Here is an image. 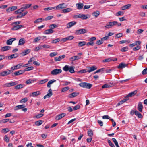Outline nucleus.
<instances>
[{
  "instance_id": "obj_21",
  "label": "nucleus",
  "mask_w": 147,
  "mask_h": 147,
  "mask_svg": "<svg viewBox=\"0 0 147 147\" xmlns=\"http://www.w3.org/2000/svg\"><path fill=\"white\" fill-rule=\"evenodd\" d=\"M11 47L9 46H6L3 47L1 48V50L2 51H5L9 50Z\"/></svg>"
},
{
  "instance_id": "obj_40",
  "label": "nucleus",
  "mask_w": 147,
  "mask_h": 147,
  "mask_svg": "<svg viewBox=\"0 0 147 147\" xmlns=\"http://www.w3.org/2000/svg\"><path fill=\"white\" fill-rule=\"evenodd\" d=\"M41 36H38L34 38V40L33 42L34 43H36L38 41L41 40Z\"/></svg>"
},
{
  "instance_id": "obj_29",
  "label": "nucleus",
  "mask_w": 147,
  "mask_h": 147,
  "mask_svg": "<svg viewBox=\"0 0 147 147\" xmlns=\"http://www.w3.org/2000/svg\"><path fill=\"white\" fill-rule=\"evenodd\" d=\"M56 81V80L55 79L51 80L48 82L47 84V87L48 88H50L51 86V85Z\"/></svg>"
},
{
  "instance_id": "obj_26",
  "label": "nucleus",
  "mask_w": 147,
  "mask_h": 147,
  "mask_svg": "<svg viewBox=\"0 0 147 147\" xmlns=\"http://www.w3.org/2000/svg\"><path fill=\"white\" fill-rule=\"evenodd\" d=\"M24 86V84H19L16 85L14 87V89L16 90L22 88Z\"/></svg>"
},
{
  "instance_id": "obj_42",
  "label": "nucleus",
  "mask_w": 147,
  "mask_h": 147,
  "mask_svg": "<svg viewBox=\"0 0 147 147\" xmlns=\"http://www.w3.org/2000/svg\"><path fill=\"white\" fill-rule=\"evenodd\" d=\"M79 94V93L77 92H74L71 94H70V95L72 96V97H74L77 96Z\"/></svg>"
},
{
  "instance_id": "obj_59",
  "label": "nucleus",
  "mask_w": 147,
  "mask_h": 147,
  "mask_svg": "<svg viewBox=\"0 0 147 147\" xmlns=\"http://www.w3.org/2000/svg\"><path fill=\"white\" fill-rule=\"evenodd\" d=\"M87 72H88L87 70L84 69H82L81 70L79 71H78L77 73H86Z\"/></svg>"
},
{
  "instance_id": "obj_58",
  "label": "nucleus",
  "mask_w": 147,
  "mask_h": 147,
  "mask_svg": "<svg viewBox=\"0 0 147 147\" xmlns=\"http://www.w3.org/2000/svg\"><path fill=\"white\" fill-rule=\"evenodd\" d=\"M55 7L45 8L44 9V10L45 11H49L54 9H55Z\"/></svg>"
},
{
  "instance_id": "obj_38",
  "label": "nucleus",
  "mask_w": 147,
  "mask_h": 147,
  "mask_svg": "<svg viewBox=\"0 0 147 147\" xmlns=\"http://www.w3.org/2000/svg\"><path fill=\"white\" fill-rule=\"evenodd\" d=\"M42 120H39L35 122V124L37 126L40 125L42 123Z\"/></svg>"
},
{
  "instance_id": "obj_7",
  "label": "nucleus",
  "mask_w": 147,
  "mask_h": 147,
  "mask_svg": "<svg viewBox=\"0 0 147 147\" xmlns=\"http://www.w3.org/2000/svg\"><path fill=\"white\" fill-rule=\"evenodd\" d=\"M52 90L50 88L48 91L47 94L44 96V98L45 99L47 98H49L52 95Z\"/></svg>"
},
{
  "instance_id": "obj_4",
  "label": "nucleus",
  "mask_w": 147,
  "mask_h": 147,
  "mask_svg": "<svg viewBox=\"0 0 147 147\" xmlns=\"http://www.w3.org/2000/svg\"><path fill=\"white\" fill-rule=\"evenodd\" d=\"M87 30L85 29H81L76 31L75 34L76 35H80L86 33Z\"/></svg>"
},
{
  "instance_id": "obj_64",
  "label": "nucleus",
  "mask_w": 147,
  "mask_h": 147,
  "mask_svg": "<svg viewBox=\"0 0 147 147\" xmlns=\"http://www.w3.org/2000/svg\"><path fill=\"white\" fill-rule=\"evenodd\" d=\"M142 74L143 75H146L147 74V67L145 69L142 71Z\"/></svg>"
},
{
  "instance_id": "obj_62",
  "label": "nucleus",
  "mask_w": 147,
  "mask_h": 147,
  "mask_svg": "<svg viewBox=\"0 0 147 147\" xmlns=\"http://www.w3.org/2000/svg\"><path fill=\"white\" fill-rule=\"evenodd\" d=\"M123 34L122 33H119L116 34L115 37L118 38H119L123 36Z\"/></svg>"
},
{
  "instance_id": "obj_35",
  "label": "nucleus",
  "mask_w": 147,
  "mask_h": 147,
  "mask_svg": "<svg viewBox=\"0 0 147 147\" xmlns=\"http://www.w3.org/2000/svg\"><path fill=\"white\" fill-rule=\"evenodd\" d=\"M25 43V41L23 38H21L20 39L18 45H21Z\"/></svg>"
},
{
  "instance_id": "obj_41",
  "label": "nucleus",
  "mask_w": 147,
  "mask_h": 147,
  "mask_svg": "<svg viewBox=\"0 0 147 147\" xmlns=\"http://www.w3.org/2000/svg\"><path fill=\"white\" fill-rule=\"evenodd\" d=\"M100 14V12L99 11L94 12L92 15L94 16L95 17H97Z\"/></svg>"
},
{
  "instance_id": "obj_57",
  "label": "nucleus",
  "mask_w": 147,
  "mask_h": 147,
  "mask_svg": "<svg viewBox=\"0 0 147 147\" xmlns=\"http://www.w3.org/2000/svg\"><path fill=\"white\" fill-rule=\"evenodd\" d=\"M57 54V52H52L50 54L49 56L51 57H53L56 56Z\"/></svg>"
},
{
  "instance_id": "obj_12",
  "label": "nucleus",
  "mask_w": 147,
  "mask_h": 147,
  "mask_svg": "<svg viewBox=\"0 0 147 147\" xmlns=\"http://www.w3.org/2000/svg\"><path fill=\"white\" fill-rule=\"evenodd\" d=\"M81 58V56L76 55L71 57V58H69V60L71 61H73L75 60H79Z\"/></svg>"
},
{
  "instance_id": "obj_52",
  "label": "nucleus",
  "mask_w": 147,
  "mask_h": 147,
  "mask_svg": "<svg viewBox=\"0 0 147 147\" xmlns=\"http://www.w3.org/2000/svg\"><path fill=\"white\" fill-rule=\"evenodd\" d=\"M60 40L59 38H57L52 40L51 42L52 43H56L59 42Z\"/></svg>"
},
{
  "instance_id": "obj_45",
  "label": "nucleus",
  "mask_w": 147,
  "mask_h": 147,
  "mask_svg": "<svg viewBox=\"0 0 147 147\" xmlns=\"http://www.w3.org/2000/svg\"><path fill=\"white\" fill-rule=\"evenodd\" d=\"M69 66L66 65L63 68V69L64 71H69Z\"/></svg>"
},
{
  "instance_id": "obj_34",
  "label": "nucleus",
  "mask_w": 147,
  "mask_h": 147,
  "mask_svg": "<svg viewBox=\"0 0 147 147\" xmlns=\"http://www.w3.org/2000/svg\"><path fill=\"white\" fill-rule=\"evenodd\" d=\"M86 44V42L85 41H81L78 43V46L79 47H81L85 45Z\"/></svg>"
},
{
  "instance_id": "obj_6",
  "label": "nucleus",
  "mask_w": 147,
  "mask_h": 147,
  "mask_svg": "<svg viewBox=\"0 0 147 147\" xmlns=\"http://www.w3.org/2000/svg\"><path fill=\"white\" fill-rule=\"evenodd\" d=\"M13 72V71L12 70H9L7 71H4L0 73V75L4 76L10 74Z\"/></svg>"
},
{
  "instance_id": "obj_28",
  "label": "nucleus",
  "mask_w": 147,
  "mask_h": 147,
  "mask_svg": "<svg viewBox=\"0 0 147 147\" xmlns=\"http://www.w3.org/2000/svg\"><path fill=\"white\" fill-rule=\"evenodd\" d=\"M54 31L51 29H49L46 30L44 32L45 34H48L53 33Z\"/></svg>"
},
{
  "instance_id": "obj_32",
  "label": "nucleus",
  "mask_w": 147,
  "mask_h": 147,
  "mask_svg": "<svg viewBox=\"0 0 147 147\" xmlns=\"http://www.w3.org/2000/svg\"><path fill=\"white\" fill-rule=\"evenodd\" d=\"M72 11V9L70 8H67L62 10V13H65L71 11Z\"/></svg>"
},
{
  "instance_id": "obj_37",
  "label": "nucleus",
  "mask_w": 147,
  "mask_h": 147,
  "mask_svg": "<svg viewBox=\"0 0 147 147\" xmlns=\"http://www.w3.org/2000/svg\"><path fill=\"white\" fill-rule=\"evenodd\" d=\"M93 132L91 129H90L88 131V136L92 137L93 135Z\"/></svg>"
},
{
  "instance_id": "obj_15",
  "label": "nucleus",
  "mask_w": 147,
  "mask_h": 147,
  "mask_svg": "<svg viewBox=\"0 0 147 147\" xmlns=\"http://www.w3.org/2000/svg\"><path fill=\"white\" fill-rule=\"evenodd\" d=\"M13 27L12 28V30H18L19 29L23 27V26L22 25H13Z\"/></svg>"
},
{
  "instance_id": "obj_54",
  "label": "nucleus",
  "mask_w": 147,
  "mask_h": 147,
  "mask_svg": "<svg viewBox=\"0 0 147 147\" xmlns=\"http://www.w3.org/2000/svg\"><path fill=\"white\" fill-rule=\"evenodd\" d=\"M28 100L27 98H25L23 99H21L20 101V103H25Z\"/></svg>"
},
{
  "instance_id": "obj_13",
  "label": "nucleus",
  "mask_w": 147,
  "mask_h": 147,
  "mask_svg": "<svg viewBox=\"0 0 147 147\" xmlns=\"http://www.w3.org/2000/svg\"><path fill=\"white\" fill-rule=\"evenodd\" d=\"M76 22L75 21H72L68 23L66 25L67 28H69L73 26L76 24Z\"/></svg>"
},
{
  "instance_id": "obj_20",
  "label": "nucleus",
  "mask_w": 147,
  "mask_h": 147,
  "mask_svg": "<svg viewBox=\"0 0 147 147\" xmlns=\"http://www.w3.org/2000/svg\"><path fill=\"white\" fill-rule=\"evenodd\" d=\"M18 55L16 53L13 54L11 55L8 56V59L9 60H11L13 58H15L18 57Z\"/></svg>"
},
{
  "instance_id": "obj_44",
  "label": "nucleus",
  "mask_w": 147,
  "mask_h": 147,
  "mask_svg": "<svg viewBox=\"0 0 147 147\" xmlns=\"http://www.w3.org/2000/svg\"><path fill=\"white\" fill-rule=\"evenodd\" d=\"M112 140L117 147H120L118 145V142L115 138H113Z\"/></svg>"
},
{
  "instance_id": "obj_30",
  "label": "nucleus",
  "mask_w": 147,
  "mask_h": 147,
  "mask_svg": "<svg viewBox=\"0 0 147 147\" xmlns=\"http://www.w3.org/2000/svg\"><path fill=\"white\" fill-rule=\"evenodd\" d=\"M138 110L140 112L142 111V109L143 108V105L142 103L140 102H139L138 104Z\"/></svg>"
},
{
  "instance_id": "obj_60",
  "label": "nucleus",
  "mask_w": 147,
  "mask_h": 147,
  "mask_svg": "<svg viewBox=\"0 0 147 147\" xmlns=\"http://www.w3.org/2000/svg\"><path fill=\"white\" fill-rule=\"evenodd\" d=\"M104 70H105V68H102L100 69L97 70L94 73V74H96L98 73V72H102L103 71H104Z\"/></svg>"
},
{
  "instance_id": "obj_14",
  "label": "nucleus",
  "mask_w": 147,
  "mask_h": 147,
  "mask_svg": "<svg viewBox=\"0 0 147 147\" xmlns=\"http://www.w3.org/2000/svg\"><path fill=\"white\" fill-rule=\"evenodd\" d=\"M67 6L65 5V3H62L59 4L58 6H57L56 8L57 9H60L66 8L67 7Z\"/></svg>"
},
{
  "instance_id": "obj_51",
  "label": "nucleus",
  "mask_w": 147,
  "mask_h": 147,
  "mask_svg": "<svg viewBox=\"0 0 147 147\" xmlns=\"http://www.w3.org/2000/svg\"><path fill=\"white\" fill-rule=\"evenodd\" d=\"M108 142L109 146L111 147H115L114 145L112 142H111L110 140L108 139Z\"/></svg>"
},
{
  "instance_id": "obj_1",
  "label": "nucleus",
  "mask_w": 147,
  "mask_h": 147,
  "mask_svg": "<svg viewBox=\"0 0 147 147\" xmlns=\"http://www.w3.org/2000/svg\"><path fill=\"white\" fill-rule=\"evenodd\" d=\"M88 16L89 15L88 14L84 15L82 14H80L78 15H74L73 18L74 19L80 18L83 20H86L88 18Z\"/></svg>"
},
{
  "instance_id": "obj_55",
  "label": "nucleus",
  "mask_w": 147,
  "mask_h": 147,
  "mask_svg": "<svg viewBox=\"0 0 147 147\" xmlns=\"http://www.w3.org/2000/svg\"><path fill=\"white\" fill-rule=\"evenodd\" d=\"M105 27L107 29H109L112 27L110 22H109V24H107Z\"/></svg>"
},
{
  "instance_id": "obj_11",
  "label": "nucleus",
  "mask_w": 147,
  "mask_h": 147,
  "mask_svg": "<svg viewBox=\"0 0 147 147\" xmlns=\"http://www.w3.org/2000/svg\"><path fill=\"white\" fill-rule=\"evenodd\" d=\"M40 92L39 91H38L34 92H33L31 94H30V97H34L36 96H37L40 95Z\"/></svg>"
},
{
  "instance_id": "obj_27",
  "label": "nucleus",
  "mask_w": 147,
  "mask_h": 147,
  "mask_svg": "<svg viewBox=\"0 0 147 147\" xmlns=\"http://www.w3.org/2000/svg\"><path fill=\"white\" fill-rule=\"evenodd\" d=\"M127 65L123 63H121L120 64L117 66V68L119 69H122L125 67Z\"/></svg>"
},
{
  "instance_id": "obj_53",
  "label": "nucleus",
  "mask_w": 147,
  "mask_h": 147,
  "mask_svg": "<svg viewBox=\"0 0 147 147\" xmlns=\"http://www.w3.org/2000/svg\"><path fill=\"white\" fill-rule=\"evenodd\" d=\"M42 18H38L34 21V23L40 22L42 21Z\"/></svg>"
},
{
  "instance_id": "obj_5",
  "label": "nucleus",
  "mask_w": 147,
  "mask_h": 147,
  "mask_svg": "<svg viewBox=\"0 0 147 147\" xmlns=\"http://www.w3.org/2000/svg\"><path fill=\"white\" fill-rule=\"evenodd\" d=\"M17 84V82H10L9 83L5 84L4 85V86L6 87H9L11 86H14Z\"/></svg>"
},
{
  "instance_id": "obj_24",
  "label": "nucleus",
  "mask_w": 147,
  "mask_h": 147,
  "mask_svg": "<svg viewBox=\"0 0 147 147\" xmlns=\"http://www.w3.org/2000/svg\"><path fill=\"white\" fill-rule=\"evenodd\" d=\"M30 52V49H26L24 51L22 52L21 53V54L22 56H24L27 54H28Z\"/></svg>"
},
{
  "instance_id": "obj_16",
  "label": "nucleus",
  "mask_w": 147,
  "mask_h": 147,
  "mask_svg": "<svg viewBox=\"0 0 147 147\" xmlns=\"http://www.w3.org/2000/svg\"><path fill=\"white\" fill-rule=\"evenodd\" d=\"M76 5L77 9L79 10H80L82 9L84 4L82 3L79 2L78 3L76 4Z\"/></svg>"
},
{
  "instance_id": "obj_46",
  "label": "nucleus",
  "mask_w": 147,
  "mask_h": 147,
  "mask_svg": "<svg viewBox=\"0 0 147 147\" xmlns=\"http://www.w3.org/2000/svg\"><path fill=\"white\" fill-rule=\"evenodd\" d=\"M136 115H137L139 118H142V114L138 111L136 112Z\"/></svg>"
},
{
  "instance_id": "obj_25",
  "label": "nucleus",
  "mask_w": 147,
  "mask_h": 147,
  "mask_svg": "<svg viewBox=\"0 0 147 147\" xmlns=\"http://www.w3.org/2000/svg\"><path fill=\"white\" fill-rule=\"evenodd\" d=\"M24 72V71L22 70H19L18 71L14 72V74L15 76L19 75L22 74Z\"/></svg>"
},
{
  "instance_id": "obj_17",
  "label": "nucleus",
  "mask_w": 147,
  "mask_h": 147,
  "mask_svg": "<svg viewBox=\"0 0 147 147\" xmlns=\"http://www.w3.org/2000/svg\"><path fill=\"white\" fill-rule=\"evenodd\" d=\"M88 68L90 69L88 70H87L88 72H89V73L92 72L94 70L97 69V67L95 66H93L90 67H88Z\"/></svg>"
},
{
  "instance_id": "obj_43",
  "label": "nucleus",
  "mask_w": 147,
  "mask_h": 147,
  "mask_svg": "<svg viewBox=\"0 0 147 147\" xmlns=\"http://www.w3.org/2000/svg\"><path fill=\"white\" fill-rule=\"evenodd\" d=\"M9 128H5L3 129L1 131L2 133H7L8 132H9Z\"/></svg>"
},
{
  "instance_id": "obj_47",
  "label": "nucleus",
  "mask_w": 147,
  "mask_h": 147,
  "mask_svg": "<svg viewBox=\"0 0 147 147\" xmlns=\"http://www.w3.org/2000/svg\"><path fill=\"white\" fill-rule=\"evenodd\" d=\"M33 69L34 67L32 66L26 68L24 69V71L25 72V71L32 70Z\"/></svg>"
},
{
  "instance_id": "obj_10",
  "label": "nucleus",
  "mask_w": 147,
  "mask_h": 147,
  "mask_svg": "<svg viewBox=\"0 0 147 147\" xmlns=\"http://www.w3.org/2000/svg\"><path fill=\"white\" fill-rule=\"evenodd\" d=\"M22 64L23 63H21L17 64L16 66L11 67V70L13 71V70L18 69H20L22 66Z\"/></svg>"
},
{
  "instance_id": "obj_63",
  "label": "nucleus",
  "mask_w": 147,
  "mask_h": 147,
  "mask_svg": "<svg viewBox=\"0 0 147 147\" xmlns=\"http://www.w3.org/2000/svg\"><path fill=\"white\" fill-rule=\"evenodd\" d=\"M80 107V106L78 104L76 106H74L73 107V109L74 110H76L79 109Z\"/></svg>"
},
{
  "instance_id": "obj_31",
  "label": "nucleus",
  "mask_w": 147,
  "mask_h": 147,
  "mask_svg": "<svg viewBox=\"0 0 147 147\" xmlns=\"http://www.w3.org/2000/svg\"><path fill=\"white\" fill-rule=\"evenodd\" d=\"M137 92V90H135L131 93H129L127 96L128 97V98L129 97H132L135 94H136Z\"/></svg>"
},
{
  "instance_id": "obj_48",
  "label": "nucleus",
  "mask_w": 147,
  "mask_h": 147,
  "mask_svg": "<svg viewBox=\"0 0 147 147\" xmlns=\"http://www.w3.org/2000/svg\"><path fill=\"white\" fill-rule=\"evenodd\" d=\"M58 27V26L56 25V24H53L49 26V28L50 29L52 30L55 27Z\"/></svg>"
},
{
  "instance_id": "obj_50",
  "label": "nucleus",
  "mask_w": 147,
  "mask_h": 147,
  "mask_svg": "<svg viewBox=\"0 0 147 147\" xmlns=\"http://www.w3.org/2000/svg\"><path fill=\"white\" fill-rule=\"evenodd\" d=\"M128 48L127 46L125 47L122 48L121 49V51L122 52H125L128 50Z\"/></svg>"
},
{
  "instance_id": "obj_49",
  "label": "nucleus",
  "mask_w": 147,
  "mask_h": 147,
  "mask_svg": "<svg viewBox=\"0 0 147 147\" xmlns=\"http://www.w3.org/2000/svg\"><path fill=\"white\" fill-rule=\"evenodd\" d=\"M53 16H50L47 17L45 19H43V20L47 21L53 18Z\"/></svg>"
},
{
  "instance_id": "obj_23",
  "label": "nucleus",
  "mask_w": 147,
  "mask_h": 147,
  "mask_svg": "<svg viewBox=\"0 0 147 147\" xmlns=\"http://www.w3.org/2000/svg\"><path fill=\"white\" fill-rule=\"evenodd\" d=\"M131 6L130 4H128L125 5L121 7V9L122 10H125L129 8Z\"/></svg>"
},
{
  "instance_id": "obj_2",
  "label": "nucleus",
  "mask_w": 147,
  "mask_h": 147,
  "mask_svg": "<svg viewBox=\"0 0 147 147\" xmlns=\"http://www.w3.org/2000/svg\"><path fill=\"white\" fill-rule=\"evenodd\" d=\"M80 86L81 87L87 89H90L92 87V84L85 82H82L79 84Z\"/></svg>"
},
{
  "instance_id": "obj_18",
  "label": "nucleus",
  "mask_w": 147,
  "mask_h": 147,
  "mask_svg": "<svg viewBox=\"0 0 147 147\" xmlns=\"http://www.w3.org/2000/svg\"><path fill=\"white\" fill-rule=\"evenodd\" d=\"M25 107V105H21L16 106L14 108L15 110H17L18 109H22Z\"/></svg>"
},
{
  "instance_id": "obj_56",
  "label": "nucleus",
  "mask_w": 147,
  "mask_h": 147,
  "mask_svg": "<svg viewBox=\"0 0 147 147\" xmlns=\"http://www.w3.org/2000/svg\"><path fill=\"white\" fill-rule=\"evenodd\" d=\"M111 61H112V59L111 58H109L103 60L102 61L103 62H109Z\"/></svg>"
},
{
  "instance_id": "obj_8",
  "label": "nucleus",
  "mask_w": 147,
  "mask_h": 147,
  "mask_svg": "<svg viewBox=\"0 0 147 147\" xmlns=\"http://www.w3.org/2000/svg\"><path fill=\"white\" fill-rule=\"evenodd\" d=\"M66 115L65 113H62L57 115L55 118V119L57 120H59L60 119L63 117H65Z\"/></svg>"
},
{
  "instance_id": "obj_19",
  "label": "nucleus",
  "mask_w": 147,
  "mask_h": 147,
  "mask_svg": "<svg viewBox=\"0 0 147 147\" xmlns=\"http://www.w3.org/2000/svg\"><path fill=\"white\" fill-rule=\"evenodd\" d=\"M113 86V84L111 83H109V84H106L103 85L102 86V88H108L110 87Z\"/></svg>"
},
{
  "instance_id": "obj_9",
  "label": "nucleus",
  "mask_w": 147,
  "mask_h": 147,
  "mask_svg": "<svg viewBox=\"0 0 147 147\" xmlns=\"http://www.w3.org/2000/svg\"><path fill=\"white\" fill-rule=\"evenodd\" d=\"M65 55H60L59 57H55L54 58L55 61H60L62 59L65 57Z\"/></svg>"
},
{
  "instance_id": "obj_36",
  "label": "nucleus",
  "mask_w": 147,
  "mask_h": 147,
  "mask_svg": "<svg viewBox=\"0 0 147 147\" xmlns=\"http://www.w3.org/2000/svg\"><path fill=\"white\" fill-rule=\"evenodd\" d=\"M74 67L72 66H71L69 67V72L71 73H74L75 72L74 70Z\"/></svg>"
},
{
  "instance_id": "obj_3",
  "label": "nucleus",
  "mask_w": 147,
  "mask_h": 147,
  "mask_svg": "<svg viewBox=\"0 0 147 147\" xmlns=\"http://www.w3.org/2000/svg\"><path fill=\"white\" fill-rule=\"evenodd\" d=\"M62 72V70L61 69H56L52 71L51 73L52 75L54 76L59 74Z\"/></svg>"
},
{
  "instance_id": "obj_39",
  "label": "nucleus",
  "mask_w": 147,
  "mask_h": 147,
  "mask_svg": "<svg viewBox=\"0 0 147 147\" xmlns=\"http://www.w3.org/2000/svg\"><path fill=\"white\" fill-rule=\"evenodd\" d=\"M35 79L32 80L29 79L26 81V82L27 84H31L35 80Z\"/></svg>"
},
{
  "instance_id": "obj_61",
  "label": "nucleus",
  "mask_w": 147,
  "mask_h": 147,
  "mask_svg": "<svg viewBox=\"0 0 147 147\" xmlns=\"http://www.w3.org/2000/svg\"><path fill=\"white\" fill-rule=\"evenodd\" d=\"M4 140L7 142H8L9 141V138L7 135H5L4 137Z\"/></svg>"
},
{
  "instance_id": "obj_33",
  "label": "nucleus",
  "mask_w": 147,
  "mask_h": 147,
  "mask_svg": "<svg viewBox=\"0 0 147 147\" xmlns=\"http://www.w3.org/2000/svg\"><path fill=\"white\" fill-rule=\"evenodd\" d=\"M48 80V79H44L38 82V83L39 84H42L47 82Z\"/></svg>"
},
{
  "instance_id": "obj_22",
  "label": "nucleus",
  "mask_w": 147,
  "mask_h": 147,
  "mask_svg": "<svg viewBox=\"0 0 147 147\" xmlns=\"http://www.w3.org/2000/svg\"><path fill=\"white\" fill-rule=\"evenodd\" d=\"M16 40L15 38H12L10 39L7 40L6 44L7 45H11L12 44V42Z\"/></svg>"
}]
</instances>
